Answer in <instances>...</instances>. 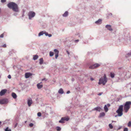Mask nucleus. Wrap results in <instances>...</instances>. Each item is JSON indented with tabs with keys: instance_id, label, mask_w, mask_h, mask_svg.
I'll return each instance as SVG.
<instances>
[{
	"instance_id": "f257e3e1",
	"label": "nucleus",
	"mask_w": 131,
	"mask_h": 131,
	"mask_svg": "<svg viewBox=\"0 0 131 131\" xmlns=\"http://www.w3.org/2000/svg\"><path fill=\"white\" fill-rule=\"evenodd\" d=\"M8 7L10 9H12L13 10L16 12L19 11L17 5L13 2L9 3L7 4Z\"/></svg>"
},
{
	"instance_id": "f03ea898",
	"label": "nucleus",
	"mask_w": 131,
	"mask_h": 131,
	"mask_svg": "<svg viewBox=\"0 0 131 131\" xmlns=\"http://www.w3.org/2000/svg\"><path fill=\"white\" fill-rule=\"evenodd\" d=\"M122 38L124 40V42L127 44V43H129L130 42V36L129 32L123 34L122 36Z\"/></svg>"
},
{
	"instance_id": "7ed1b4c3",
	"label": "nucleus",
	"mask_w": 131,
	"mask_h": 131,
	"mask_svg": "<svg viewBox=\"0 0 131 131\" xmlns=\"http://www.w3.org/2000/svg\"><path fill=\"white\" fill-rule=\"evenodd\" d=\"M107 81V79L106 75L104 74L103 77H102L99 80L98 84L100 85L102 84L103 85H105Z\"/></svg>"
},
{
	"instance_id": "20e7f679",
	"label": "nucleus",
	"mask_w": 131,
	"mask_h": 131,
	"mask_svg": "<svg viewBox=\"0 0 131 131\" xmlns=\"http://www.w3.org/2000/svg\"><path fill=\"white\" fill-rule=\"evenodd\" d=\"M131 104L130 101H127L125 103L124 106V110L126 113H127L129 109Z\"/></svg>"
},
{
	"instance_id": "39448f33",
	"label": "nucleus",
	"mask_w": 131,
	"mask_h": 131,
	"mask_svg": "<svg viewBox=\"0 0 131 131\" xmlns=\"http://www.w3.org/2000/svg\"><path fill=\"white\" fill-rule=\"evenodd\" d=\"M123 105H120L118 109L116 111V112L118 113V116H121L123 115Z\"/></svg>"
},
{
	"instance_id": "423d86ee",
	"label": "nucleus",
	"mask_w": 131,
	"mask_h": 131,
	"mask_svg": "<svg viewBox=\"0 0 131 131\" xmlns=\"http://www.w3.org/2000/svg\"><path fill=\"white\" fill-rule=\"evenodd\" d=\"M35 15L36 14L35 12L32 11L29 12L28 14L29 19H32V18L35 17Z\"/></svg>"
},
{
	"instance_id": "0eeeda50",
	"label": "nucleus",
	"mask_w": 131,
	"mask_h": 131,
	"mask_svg": "<svg viewBox=\"0 0 131 131\" xmlns=\"http://www.w3.org/2000/svg\"><path fill=\"white\" fill-rule=\"evenodd\" d=\"M8 100L6 99H3L0 100V104H3L8 102Z\"/></svg>"
},
{
	"instance_id": "6e6552de",
	"label": "nucleus",
	"mask_w": 131,
	"mask_h": 131,
	"mask_svg": "<svg viewBox=\"0 0 131 131\" xmlns=\"http://www.w3.org/2000/svg\"><path fill=\"white\" fill-rule=\"evenodd\" d=\"M99 66V64L96 63L90 66L89 68L91 69H93L98 67Z\"/></svg>"
},
{
	"instance_id": "1a4fd4ad",
	"label": "nucleus",
	"mask_w": 131,
	"mask_h": 131,
	"mask_svg": "<svg viewBox=\"0 0 131 131\" xmlns=\"http://www.w3.org/2000/svg\"><path fill=\"white\" fill-rule=\"evenodd\" d=\"M7 90L6 89H3L0 92V95L2 96L6 93Z\"/></svg>"
},
{
	"instance_id": "9d476101",
	"label": "nucleus",
	"mask_w": 131,
	"mask_h": 131,
	"mask_svg": "<svg viewBox=\"0 0 131 131\" xmlns=\"http://www.w3.org/2000/svg\"><path fill=\"white\" fill-rule=\"evenodd\" d=\"M105 27L107 28L108 30L110 31L113 30V29L112 28L111 26L110 25H106Z\"/></svg>"
},
{
	"instance_id": "9b49d317",
	"label": "nucleus",
	"mask_w": 131,
	"mask_h": 131,
	"mask_svg": "<svg viewBox=\"0 0 131 131\" xmlns=\"http://www.w3.org/2000/svg\"><path fill=\"white\" fill-rule=\"evenodd\" d=\"M25 77L26 78H29L32 75V74L30 73H26L25 74Z\"/></svg>"
},
{
	"instance_id": "f8f14e48",
	"label": "nucleus",
	"mask_w": 131,
	"mask_h": 131,
	"mask_svg": "<svg viewBox=\"0 0 131 131\" xmlns=\"http://www.w3.org/2000/svg\"><path fill=\"white\" fill-rule=\"evenodd\" d=\"M102 110V108L100 107H97L94 108L93 110H96L97 111L99 112H100Z\"/></svg>"
},
{
	"instance_id": "ddd939ff",
	"label": "nucleus",
	"mask_w": 131,
	"mask_h": 131,
	"mask_svg": "<svg viewBox=\"0 0 131 131\" xmlns=\"http://www.w3.org/2000/svg\"><path fill=\"white\" fill-rule=\"evenodd\" d=\"M32 103V101L31 100V99H29L28 101V102H27V103H28V106H30L31 104Z\"/></svg>"
},
{
	"instance_id": "4468645a",
	"label": "nucleus",
	"mask_w": 131,
	"mask_h": 131,
	"mask_svg": "<svg viewBox=\"0 0 131 131\" xmlns=\"http://www.w3.org/2000/svg\"><path fill=\"white\" fill-rule=\"evenodd\" d=\"M124 81V79L121 77H118L117 82H123Z\"/></svg>"
},
{
	"instance_id": "2eb2a0df",
	"label": "nucleus",
	"mask_w": 131,
	"mask_h": 131,
	"mask_svg": "<svg viewBox=\"0 0 131 131\" xmlns=\"http://www.w3.org/2000/svg\"><path fill=\"white\" fill-rule=\"evenodd\" d=\"M46 32V31H42L40 32L38 34V36H41L43 35V34L45 35V33Z\"/></svg>"
},
{
	"instance_id": "dca6fc26",
	"label": "nucleus",
	"mask_w": 131,
	"mask_h": 131,
	"mask_svg": "<svg viewBox=\"0 0 131 131\" xmlns=\"http://www.w3.org/2000/svg\"><path fill=\"white\" fill-rule=\"evenodd\" d=\"M102 23V20L101 19H99L97 20L95 22V23L97 24H101Z\"/></svg>"
},
{
	"instance_id": "f3484780",
	"label": "nucleus",
	"mask_w": 131,
	"mask_h": 131,
	"mask_svg": "<svg viewBox=\"0 0 131 131\" xmlns=\"http://www.w3.org/2000/svg\"><path fill=\"white\" fill-rule=\"evenodd\" d=\"M12 97L14 99H16L17 97V95L14 92H13L12 94Z\"/></svg>"
},
{
	"instance_id": "a211bd4d",
	"label": "nucleus",
	"mask_w": 131,
	"mask_h": 131,
	"mask_svg": "<svg viewBox=\"0 0 131 131\" xmlns=\"http://www.w3.org/2000/svg\"><path fill=\"white\" fill-rule=\"evenodd\" d=\"M68 11H66L62 15V16L63 17H66L68 16Z\"/></svg>"
},
{
	"instance_id": "6ab92c4d",
	"label": "nucleus",
	"mask_w": 131,
	"mask_h": 131,
	"mask_svg": "<svg viewBox=\"0 0 131 131\" xmlns=\"http://www.w3.org/2000/svg\"><path fill=\"white\" fill-rule=\"evenodd\" d=\"M105 115V114L104 112H102L100 113L99 116V117H102L104 116Z\"/></svg>"
},
{
	"instance_id": "aec40b11",
	"label": "nucleus",
	"mask_w": 131,
	"mask_h": 131,
	"mask_svg": "<svg viewBox=\"0 0 131 131\" xmlns=\"http://www.w3.org/2000/svg\"><path fill=\"white\" fill-rule=\"evenodd\" d=\"M38 56L37 55H33V59L34 60H36L38 58Z\"/></svg>"
},
{
	"instance_id": "412c9836",
	"label": "nucleus",
	"mask_w": 131,
	"mask_h": 131,
	"mask_svg": "<svg viewBox=\"0 0 131 131\" xmlns=\"http://www.w3.org/2000/svg\"><path fill=\"white\" fill-rule=\"evenodd\" d=\"M58 92L59 93L63 94L64 93V91L63 89L62 88H61L59 90Z\"/></svg>"
},
{
	"instance_id": "4be33fe9",
	"label": "nucleus",
	"mask_w": 131,
	"mask_h": 131,
	"mask_svg": "<svg viewBox=\"0 0 131 131\" xmlns=\"http://www.w3.org/2000/svg\"><path fill=\"white\" fill-rule=\"evenodd\" d=\"M64 121H65L64 120V117H63L61 118V120H60L59 121V123H64Z\"/></svg>"
},
{
	"instance_id": "5701e85b",
	"label": "nucleus",
	"mask_w": 131,
	"mask_h": 131,
	"mask_svg": "<svg viewBox=\"0 0 131 131\" xmlns=\"http://www.w3.org/2000/svg\"><path fill=\"white\" fill-rule=\"evenodd\" d=\"M37 87L38 89H40L42 88L43 87V85H42L40 84L39 83H38L37 84Z\"/></svg>"
},
{
	"instance_id": "b1692460",
	"label": "nucleus",
	"mask_w": 131,
	"mask_h": 131,
	"mask_svg": "<svg viewBox=\"0 0 131 131\" xmlns=\"http://www.w3.org/2000/svg\"><path fill=\"white\" fill-rule=\"evenodd\" d=\"M104 109L105 112H107L108 111V108L106 105H105L104 107Z\"/></svg>"
},
{
	"instance_id": "393cba45",
	"label": "nucleus",
	"mask_w": 131,
	"mask_h": 131,
	"mask_svg": "<svg viewBox=\"0 0 131 131\" xmlns=\"http://www.w3.org/2000/svg\"><path fill=\"white\" fill-rule=\"evenodd\" d=\"M39 64L41 65L43 64V59L42 58H41L39 59Z\"/></svg>"
},
{
	"instance_id": "a878e982",
	"label": "nucleus",
	"mask_w": 131,
	"mask_h": 131,
	"mask_svg": "<svg viewBox=\"0 0 131 131\" xmlns=\"http://www.w3.org/2000/svg\"><path fill=\"white\" fill-rule=\"evenodd\" d=\"M45 35L46 36H48L49 37H51L52 36V35L50 34H48L47 32H46L45 33Z\"/></svg>"
},
{
	"instance_id": "bb28decb",
	"label": "nucleus",
	"mask_w": 131,
	"mask_h": 131,
	"mask_svg": "<svg viewBox=\"0 0 131 131\" xmlns=\"http://www.w3.org/2000/svg\"><path fill=\"white\" fill-rule=\"evenodd\" d=\"M54 52L55 53V54H56L57 53L59 54V51L57 49H54Z\"/></svg>"
},
{
	"instance_id": "cd10ccee",
	"label": "nucleus",
	"mask_w": 131,
	"mask_h": 131,
	"mask_svg": "<svg viewBox=\"0 0 131 131\" xmlns=\"http://www.w3.org/2000/svg\"><path fill=\"white\" fill-rule=\"evenodd\" d=\"M110 77L111 78H113L114 77V74L113 73L111 72L110 73Z\"/></svg>"
},
{
	"instance_id": "c85d7f7f",
	"label": "nucleus",
	"mask_w": 131,
	"mask_h": 131,
	"mask_svg": "<svg viewBox=\"0 0 131 131\" xmlns=\"http://www.w3.org/2000/svg\"><path fill=\"white\" fill-rule=\"evenodd\" d=\"M5 131H11V129H9L8 127H7L5 129Z\"/></svg>"
},
{
	"instance_id": "c756f323",
	"label": "nucleus",
	"mask_w": 131,
	"mask_h": 131,
	"mask_svg": "<svg viewBox=\"0 0 131 131\" xmlns=\"http://www.w3.org/2000/svg\"><path fill=\"white\" fill-rule=\"evenodd\" d=\"M54 53L52 51H50L49 52V56L50 57L53 56L54 55Z\"/></svg>"
},
{
	"instance_id": "7c9ffc66",
	"label": "nucleus",
	"mask_w": 131,
	"mask_h": 131,
	"mask_svg": "<svg viewBox=\"0 0 131 131\" xmlns=\"http://www.w3.org/2000/svg\"><path fill=\"white\" fill-rule=\"evenodd\" d=\"M61 128L59 126H57L56 127V129L58 131H60L61 130Z\"/></svg>"
},
{
	"instance_id": "2f4dec72",
	"label": "nucleus",
	"mask_w": 131,
	"mask_h": 131,
	"mask_svg": "<svg viewBox=\"0 0 131 131\" xmlns=\"http://www.w3.org/2000/svg\"><path fill=\"white\" fill-rule=\"evenodd\" d=\"M109 126L111 129H112L113 128V126L111 124H109Z\"/></svg>"
},
{
	"instance_id": "473e14b6",
	"label": "nucleus",
	"mask_w": 131,
	"mask_h": 131,
	"mask_svg": "<svg viewBox=\"0 0 131 131\" xmlns=\"http://www.w3.org/2000/svg\"><path fill=\"white\" fill-rule=\"evenodd\" d=\"M128 127H130L131 126V122L129 121L128 123Z\"/></svg>"
},
{
	"instance_id": "72a5a7b5",
	"label": "nucleus",
	"mask_w": 131,
	"mask_h": 131,
	"mask_svg": "<svg viewBox=\"0 0 131 131\" xmlns=\"http://www.w3.org/2000/svg\"><path fill=\"white\" fill-rule=\"evenodd\" d=\"M64 117V121H68L69 119V118H67L65 117Z\"/></svg>"
},
{
	"instance_id": "f704fd0d",
	"label": "nucleus",
	"mask_w": 131,
	"mask_h": 131,
	"mask_svg": "<svg viewBox=\"0 0 131 131\" xmlns=\"http://www.w3.org/2000/svg\"><path fill=\"white\" fill-rule=\"evenodd\" d=\"M1 47H2L3 48H6V44H4V45H1Z\"/></svg>"
},
{
	"instance_id": "c9c22d12",
	"label": "nucleus",
	"mask_w": 131,
	"mask_h": 131,
	"mask_svg": "<svg viewBox=\"0 0 131 131\" xmlns=\"http://www.w3.org/2000/svg\"><path fill=\"white\" fill-rule=\"evenodd\" d=\"M37 115L39 117H40L41 116V113L40 112H38L37 113Z\"/></svg>"
},
{
	"instance_id": "e433bc0d",
	"label": "nucleus",
	"mask_w": 131,
	"mask_h": 131,
	"mask_svg": "<svg viewBox=\"0 0 131 131\" xmlns=\"http://www.w3.org/2000/svg\"><path fill=\"white\" fill-rule=\"evenodd\" d=\"M128 129L127 128L125 127L124 129V131H128Z\"/></svg>"
},
{
	"instance_id": "4c0bfd02",
	"label": "nucleus",
	"mask_w": 131,
	"mask_h": 131,
	"mask_svg": "<svg viewBox=\"0 0 131 131\" xmlns=\"http://www.w3.org/2000/svg\"><path fill=\"white\" fill-rule=\"evenodd\" d=\"M58 54H57V53L55 54V56L56 59H57V58L58 57Z\"/></svg>"
},
{
	"instance_id": "58836bf2",
	"label": "nucleus",
	"mask_w": 131,
	"mask_h": 131,
	"mask_svg": "<svg viewBox=\"0 0 131 131\" xmlns=\"http://www.w3.org/2000/svg\"><path fill=\"white\" fill-rule=\"evenodd\" d=\"M29 126L30 127H32L33 126V124L32 123H30L29 124Z\"/></svg>"
},
{
	"instance_id": "ea45409f",
	"label": "nucleus",
	"mask_w": 131,
	"mask_h": 131,
	"mask_svg": "<svg viewBox=\"0 0 131 131\" xmlns=\"http://www.w3.org/2000/svg\"><path fill=\"white\" fill-rule=\"evenodd\" d=\"M122 126H119V127L117 129V130H118L122 128Z\"/></svg>"
},
{
	"instance_id": "a19ab883",
	"label": "nucleus",
	"mask_w": 131,
	"mask_h": 131,
	"mask_svg": "<svg viewBox=\"0 0 131 131\" xmlns=\"http://www.w3.org/2000/svg\"><path fill=\"white\" fill-rule=\"evenodd\" d=\"M79 37H80V38H82V36L81 34L80 35L79 34Z\"/></svg>"
},
{
	"instance_id": "79ce46f5",
	"label": "nucleus",
	"mask_w": 131,
	"mask_h": 131,
	"mask_svg": "<svg viewBox=\"0 0 131 131\" xmlns=\"http://www.w3.org/2000/svg\"><path fill=\"white\" fill-rule=\"evenodd\" d=\"M3 37H4L3 34H1L0 36V37L1 38H3Z\"/></svg>"
},
{
	"instance_id": "37998d69",
	"label": "nucleus",
	"mask_w": 131,
	"mask_h": 131,
	"mask_svg": "<svg viewBox=\"0 0 131 131\" xmlns=\"http://www.w3.org/2000/svg\"><path fill=\"white\" fill-rule=\"evenodd\" d=\"M6 2V0H1V2L2 3H4Z\"/></svg>"
},
{
	"instance_id": "c03bdc74",
	"label": "nucleus",
	"mask_w": 131,
	"mask_h": 131,
	"mask_svg": "<svg viewBox=\"0 0 131 131\" xmlns=\"http://www.w3.org/2000/svg\"><path fill=\"white\" fill-rule=\"evenodd\" d=\"M7 77H8V78L9 79H10L11 78V76L10 75H9Z\"/></svg>"
},
{
	"instance_id": "a18cd8bd",
	"label": "nucleus",
	"mask_w": 131,
	"mask_h": 131,
	"mask_svg": "<svg viewBox=\"0 0 131 131\" xmlns=\"http://www.w3.org/2000/svg\"><path fill=\"white\" fill-rule=\"evenodd\" d=\"M108 15L109 16H112V13H110L109 14H108Z\"/></svg>"
},
{
	"instance_id": "49530a36",
	"label": "nucleus",
	"mask_w": 131,
	"mask_h": 131,
	"mask_svg": "<svg viewBox=\"0 0 131 131\" xmlns=\"http://www.w3.org/2000/svg\"><path fill=\"white\" fill-rule=\"evenodd\" d=\"M127 55L129 56H131V52L128 53L127 54Z\"/></svg>"
},
{
	"instance_id": "de8ad7c7",
	"label": "nucleus",
	"mask_w": 131,
	"mask_h": 131,
	"mask_svg": "<svg viewBox=\"0 0 131 131\" xmlns=\"http://www.w3.org/2000/svg\"><path fill=\"white\" fill-rule=\"evenodd\" d=\"M79 41V39L76 40L75 41V43H77Z\"/></svg>"
},
{
	"instance_id": "09e8293b",
	"label": "nucleus",
	"mask_w": 131,
	"mask_h": 131,
	"mask_svg": "<svg viewBox=\"0 0 131 131\" xmlns=\"http://www.w3.org/2000/svg\"><path fill=\"white\" fill-rule=\"evenodd\" d=\"M66 52H67V54L69 55V54H70V52H69L68 51V50H67L66 51Z\"/></svg>"
},
{
	"instance_id": "8fccbe9b",
	"label": "nucleus",
	"mask_w": 131,
	"mask_h": 131,
	"mask_svg": "<svg viewBox=\"0 0 131 131\" xmlns=\"http://www.w3.org/2000/svg\"><path fill=\"white\" fill-rule=\"evenodd\" d=\"M44 80H45V81H47V80L45 78H44L42 79V81Z\"/></svg>"
},
{
	"instance_id": "3c124183",
	"label": "nucleus",
	"mask_w": 131,
	"mask_h": 131,
	"mask_svg": "<svg viewBox=\"0 0 131 131\" xmlns=\"http://www.w3.org/2000/svg\"><path fill=\"white\" fill-rule=\"evenodd\" d=\"M70 93V91H67V94H69Z\"/></svg>"
},
{
	"instance_id": "603ef678",
	"label": "nucleus",
	"mask_w": 131,
	"mask_h": 131,
	"mask_svg": "<svg viewBox=\"0 0 131 131\" xmlns=\"http://www.w3.org/2000/svg\"><path fill=\"white\" fill-rule=\"evenodd\" d=\"M107 107H109L110 106V104H107Z\"/></svg>"
},
{
	"instance_id": "864d4df0",
	"label": "nucleus",
	"mask_w": 131,
	"mask_h": 131,
	"mask_svg": "<svg viewBox=\"0 0 131 131\" xmlns=\"http://www.w3.org/2000/svg\"><path fill=\"white\" fill-rule=\"evenodd\" d=\"M102 93H100L98 94V95H101V94H102Z\"/></svg>"
},
{
	"instance_id": "5fc2aeb1",
	"label": "nucleus",
	"mask_w": 131,
	"mask_h": 131,
	"mask_svg": "<svg viewBox=\"0 0 131 131\" xmlns=\"http://www.w3.org/2000/svg\"><path fill=\"white\" fill-rule=\"evenodd\" d=\"M17 123L16 124H15V126H14L15 128V127H16V126H17Z\"/></svg>"
},
{
	"instance_id": "6e6d98bb",
	"label": "nucleus",
	"mask_w": 131,
	"mask_h": 131,
	"mask_svg": "<svg viewBox=\"0 0 131 131\" xmlns=\"http://www.w3.org/2000/svg\"><path fill=\"white\" fill-rule=\"evenodd\" d=\"M17 15V14L16 13H14V15L15 16H16Z\"/></svg>"
},
{
	"instance_id": "4d7b16f0",
	"label": "nucleus",
	"mask_w": 131,
	"mask_h": 131,
	"mask_svg": "<svg viewBox=\"0 0 131 131\" xmlns=\"http://www.w3.org/2000/svg\"><path fill=\"white\" fill-rule=\"evenodd\" d=\"M90 79L91 81H93L94 80V79L92 78H91Z\"/></svg>"
},
{
	"instance_id": "13d9d810",
	"label": "nucleus",
	"mask_w": 131,
	"mask_h": 131,
	"mask_svg": "<svg viewBox=\"0 0 131 131\" xmlns=\"http://www.w3.org/2000/svg\"><path fill=\"white\" fill-rule=\"evenodd\" d=\"M74 79L73 78L71 80L72 81H74Z\"/></svg>"
},
{
	"instance_id": "bf43d9fd",
	"label": "nucleus",
	"mask_w": 131,
	"mask_h": 131,
	"mask_svg": "<svg viewBox=\"0 0 131 131\" xmlns=\"http://www.w3.org/2000/svg\"><path fill=\"white\" fill-rule=\"evenodd\" d=\"M117 116H118V114L117 115H115V117H117Z\"/></svg>"
},
{
	"instance_id": "052dcab7",
	"label": "nucleus",
	"mask_w": 131,
	"mask_h": 131,
	"mask_svg": "<svg viewBox=\"0 0 131 131\" xmlns=\"http://www.w3.org/2000/svg\"><path fill=\"white\" fill-rule=\"evenodd\" d=\"M1 121H0V125H1Z\"/></svg>"
},
{
	"instance_id": "680f3d73",
	"label": "nucleus",
	"mask_w": 131,
	"mask_h": 131,
	"mask_svg": "<svg viewBox=\"0 0 131 131\" xmlns=\"http://www.w3.org/2000/svg\"><path fill=\"white\" fill-rule=\"evenodd\" d=\"M26 122H27V121H25V123H26Z\"/></svg>"
},
{
	"instance_id": "e2e57ef3",
	"label": "nucleus",
	"mask_w": 131,
	"mask_h": 131,
	"mask_svg": "<svg viewBox=\"0 0 131 131\" xmlns=\"http://www.w3.org/2000/svg\"><path fill=\"white\" fill-rule=\"evenodd\" d=\"M115 121H112V122H114Z\"/></svg>"
},
{
	"instance_id": "0e129e2a",
	"label": "nucleus",
	"mask_w": 131,
	"mask_h": 131,
	"mask_svg": "<svg viewBox=\"0 0 131 131\" xmlns=\"http://www.w3.org/2000/svg\"><path fill=\"white\" fill-rule=\"evenodd\" d=\"M23 16H24V15H23L22 16H23Z\"/></svg>"
}]
</instances>
